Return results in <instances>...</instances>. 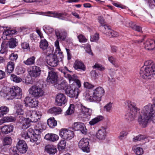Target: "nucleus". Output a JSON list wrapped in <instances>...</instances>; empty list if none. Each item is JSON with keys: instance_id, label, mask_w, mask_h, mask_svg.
I'll use <instances>...</instances> for the list:
<instances>
[{"instance_id": "f257e3e1", "label": "nucleus", "mask_w": 155, "mask_h": 155, "mask_svg": "<svg viewBox=\"0 0 155 155\" xmlns=\"http://www.w3.org/2000/svg\"><path fill=\"white\" fill-rule=\"evenodd\" d=\"M55 45L56 48L54 54H50L46 58L47 64L53 67H56L59 63V58L61 61L62 58L63 57L62 52L61 51L59 43L58 41L55 42Z\"/></svg>"}, {"instance_id": "f03ea898", "label": "nucleus", "mask_w": 155, "mask_h": 155, "mask_svg": "<svg viewBox=\"0 0 155 155\" xmlns=\"http://www.w3.org/2000/svg\"><path fill=\"white\" fill-rule=\"evenodd\" d=\"M140 76L145 79H150L155 75V63L153 64L150 61L145 62L144 65L140 69Z\"/></svg>"}, {"instance_id": "7ed1b4c3", "label": "nucleus", "mask_w": 155, "mask_h": 155, "mask_svg": "<svg viewBox=\"0 0 155 155\" xmlns=\"http://www.w3.org/2000/svg\"><path fill=\"white\" fill-rule=\"evenodd\" d=\"M104 91L102 87H99L96 88L94 91L92 96H90L89 93L86 94V96L87 99L90 101H100L101 97L104 95Z\"/></svg>"}, {"instance_id": "20e7f679", "label": "nucleus", "mask_w": 155, "mask_h": 155, "mask_svg": "<svg viewBox=\"0 0 155 155\" xmlns=\"http://www.w3.org/2000/svg\"><path fill=\"white\" fill-rule=\"evenodd\" d=\"M22 94L21 89L18 86H13L10 89L9 91L7 93L6 97L8 100L13 98H20Z\"/></svg>"}, {"instance_id": "39448f33", "label": "nucleus", "mask_w": 155, "mask_h": 155, "mask_svg": "<svg viewBox=\"0 0 155 155\" xmlns=\"http://www.w3.org/2000/svg\"><path fill=\"white\" fill-rule=\"evenodd\" d=\"M140 109L134 106L130 108L125 114V118L126 121L129 123L134 120L137 113H139Z\"/></svg>"}, {"instance_id": "423d86ee", "label": "nucleus", "mask_w": 155, "mask_h": 155, "mask_svg": "<svg viewBox=\"0 0 155 155\" xmlns=\"http://www.w3.org/2000/svg\"><path fill=\"white\" fill-rule=\"evenodd\" d=\"M155 105L153 104H149L143 108L141 112L150 117L151 120H155Z\"/></svg>"}, {"instance_id": "0eeeda50", "label": "nucleus", "mask_w": 155, "mask_h": 155, "mask_svg": "<svg viewBox=\"0 0 155 155\" xmlns=\"http://www.w3.org/2000/svg\"><path fill=\"white\" fill-rule=\"evenodd\" d=\"M29 92L33 96L36 98L41 97L44 94L42 88L36 85L31 87L29 89Z\"/></svg>"}, {"instance_id": "6e6552de", "label": "nucleus", "mask_w": 155, "mask_h": 155, "mask_svg": "<svg viewBox=\"0 0 155 155\" xmlns=\"http://www.w3.org/2000/svg\"><path fill=\"white\" fill-rule=\"evenodd\" d=\"M89 143V140L88 139L85 138H82L78 143L79 147L83 152L88 153L90 152Z\"/></svg>"}, {"instance_id": "1a4fd4ad", "label": "nucleus", "mask_w": 155, "mask_h": 155, "mask_svg": "<svg viewBox=\"0 0 155 155\" xmlns=\"http://www.w3.org/2000/svg\"><path fill=\"white\" fill-rule=\"evenodd\" d=\"M137 114H138L137 120L139 124L143 127H145L148 121L149 120H151V118L142 112L140 113V110L139 113H137Z\"/></svg>"}, {"instance_id": "9d476101", "label": "nucleus", "mask_w": 155, "mask_h": 155, "mask_svg": "<svg viewBox=\"0 0 155 155\" xmlns=\"http://www.w3.org/2000/svg\"><path fill=\"white\" fill-rule=\"evenodd\" d=\"M55 33L58 41H64L66 38L68 34L67 31L64 29H56L55 30ZM59 43V42H58Z\"/></svg>"}, {"instance_id": "9b49d317", "label": "nucleus", "mask_w": 155, "mask_h": 155, "mask_svg": "<svg viewBox=\"0 0 155 155\" xmlns=\"http://www.w3.org/2000/svg\"><path fill=\"white\" fill-rule=\"evenodd\" d=\"M28 116L29 119H30L31 122H36L39 119L42 115L40 111H29L28 112Z\"/></svg>"}, {"instance_id": "f8f14e48", "label": "nucleus", "mask_w": 155, "mask_h": 155, "mask_svg": "<svg viewBox=\"0 0 155 155\" xmlns=\"http://www.w3.org/2000/svg\"><path fill=\"white\" fill-rule=\"evenodd\" d=\"M59 135L64 139L70 140L74 136V133L73 131L67 129H61L60 131Z\"/></svg>"}, {"instance_id": "ddd939ff", "label": "nucleus", "mask_w": 155, "mask_h": 155, "mask_svg": "<svg viewBox=\"0 0 155 155\" xmlns=\"http://www.w3.org/2000/svg\"><path fill=\"white\" fill-rule=\"evenodd\" d=\"M65 91L68 96L70 97H75V98H77L80 91L79 88L76 87L73 89L70 87L67 88Z\"/></svg>"}, {"instance_id": "4468645a", "label": "nucleus", "mask_w": 155, "mask_h": 155, "mask_svg": "<svg viewBox=\"0 0 155 155\" xmlns=\"http://www.w3.org/2000/svg\"><path fill=\"white\" fill-rule=\"evenodd\" d=\"M58 78L57 73L54 71H51L48 73L47 81L49 84H52L54 85L58 80Z\"/></svg>"}, {"instance_id": "2eb2a0df", "label": "nucleus", "mask_w": 155, "mask_h": 155, "mask_svg": "<svg viewBox=\"0 0 155 155\" xmlns=\"http://www.w3.org/2000/svg\"><path fill=\"white\" fill-rule=\"evenodd\" d=\"M16 147L18 150L22 153H25L27 150V145L23 140H19L18 142Z\"/></svg>"}, {"instance_id": "dca6fc26", "label": "nucleus", "mask_w": 155, "mask_h": 155, "mask_svg": "<svg viewBox=\"0 0 155 155\" xmlns=\"http://www.w3.org/2000/svg\"><path fill=\"white\" fill-rule=\"evenodd\" d=\"M26 106L31 108L35 107L38 105V101L35 99H32L29 97H26L24 100Z\"/></svg>"}, {"instance_id": "f3484780", "label": "nucleus", "mask_w": 155, "mask_h": 155, "mask_svg": "<svg viewBox=\"0 0 155 155\" xmlns=\"http://www.w3.org/2000/svg\"><path fill=\"white\" fill-rule=\"evenodd\" d=\"M72 128L75 130H80L83 133L87 132L85 126L83 123L80 122H76L74 123L72 126Z\"/></svg>"}, {"instance_id": "a211bd4d", "label": "nucleus", "mask_w": 155, "mask_h": 155, "mask_svg": "<svg viewBox=\"0 0 155 155\" xmlns=\"http://www.w3.org/2000/svg\"><path fill=\"white\" fill-rule=\"evenodd\" d=\"M67 102L66 96L63 94H59L56 97L55 103L58 106H62Z\"/></svg>"}, {"instance_id": "6ab92c4d", "label": "nucleus", "mask_w": 155, "mask_h": 155, "mask_svg": "<svg viewBox=\"0 0 155 155\" xmlns=\"http://www.w3.org/2000/svg\"><path fill=\"white\" fill-rule=\"evenodd\" d=\"M35 14L45 15L47 16L56 17L58 18H60L63 15V14L55 12H53L48 11V12H37Z\"/></svg>"}, {"instance_id": "aec40b11", "label": "nucleus", "mask_w": 155, "mask_h": 155, "mask_svg": "<svg viewBox=\"0 0 155 155\" xmlns=\"http://www.w3.org/2000/svg\"><path fill=\"white\" fill-rule=\"evenodd\" d=\"M107 132L105 128L102 127L96 132V137L99 140H103L106 137Z\"/></svg>"}, {"instance_id": "412c9836", "label": "nucleus", "mask_w": 155, "mask_h": 155, "mask_svg": "<svg viewBox=\"0 0 155 155\" xmlns=\"http://www.w3.org/2000/svg\"><path fill=\"white\" fill-rule=\"evenodd\" d=\"M79 113L82 116L87 117L91 115L92 110L91 108H87L84 106H81L80 110Z\"/></svg>"}, {"instance_id": "4be33fe9", "label": "nucleus", "mask_w": 155, "mask_h": 155, "mask_svg": "<svg viewBox=\"0 0 155 155\" xmlns=\"http://www.w3.org/2000/svg\"><path fill=\"white\" fill-rule=\"evenodd\" d=\"M73 67L76 70L84 71L86 68L84 63L80 60H77L74 64Z\"/></svg>"}, {"instance_id": "5701e85b", "label": "nucleus", "mask_w": 155, "mask_h": 155, "mask_svg": "<svg viewBox=\"0 0 155 155\" xmlns=\"http://www.w3.org/2000/svg\"><path fill=\"white\" fill-rule=\"evenodd\" d=\"M59 90H63L67 86V82L64 80H58L53 85Z\"/></svg>"}, {"instance_id": "b1692460", "label": "nucleus", "mask_w": 155, "mask_h": 155, "mask_svg": "<svg viewBox=\"0 0 155 155\" xmlns=\"http://www.w3.org/2000/svg\"><path fill=\"white\" fill-rule=\"evenodd\" d=\"M19 122L22 124V128L23 129H26L29 126V120L27 118H25L22 116L19 117Z\"/></svg>"}, {"instance_id": "393cba45", "label": "nucleus", "mask_w": 155, "mask_h": 155, "mask_svg": "<svg viewBox=\"0 0 155 155\" xmlns=\"http://www.w3.org/2000/svg\"><path fill=\"white\" fill-rule=\"evenodd\" d=\"M145 48L147 50H153L155 47V40L150 39L144 43Z\"/></svg>"}, {"instance_id": "a878e982", "label": "nucleus", "mask_w": 155, "mask_h": 155, "mask_svg": "<svg viewBox=\"0 0 155 155\" xmlns=\"http://www.w3.org/2000/svg\"><path fill=\"white\" fill-rule=\"evenodd\" d=\"M41 73V70L39 67L34 66L32 67V70L30 72V74L31 77H37L40 75Z\"/></svg>"}, {"instance_id": "bb28decb", "label": "nucleus", "mask_w": 155, "mask_h": 155, "mask_svg": "<svg viewBox=\"0 0 155 155\" xmlns=\"http://www.w3.org/2000/svg\"><path fill=\"white\" fill-rule=\"evenodd\" d=\"M4 30L5 31L3 32L2 36L4 39H8L10 35L15 34L17 32L15 30L11 29Z\"/></svg>"}, {"instance_id": "cd10ccee", "label": "nucleus", "mask_w": 155, "mask_h": 155, "mask_svg": "<svg viewBox=\"0 0 155 155\" xmlns=\"http://www.w3.org/2000/svg\"><path fill=\"white\" fill-rule=\"evenodd\" d=\"M45 150L50 154H54L57 151L55 147L50 145H48L45 147Z\"/></svg>"}, {"instance_id": "c85d7f7f", "label": "nucleus", "mask_w": 155, "mask_h": 155, "mask_svg": "<svg viewBox=\"0 0 155 155\" xmlns=\"http://www.w3.org/2000/svg\"><path fill=\"white\" fill-rule=\"evenodd\" d=\"M48 42L45 39H41V40L39 45V47L41 49L43 50H50V48L48 47Z\"/></svg>"}, {"instance_id": "c756f323", "label": "nucleus", "mask_w": 155, "mask_h": 155, "mask_svg": "<svg viewBox=\"0 0 155 155\" xmlns=\"http://www.w3.org/2000/svg\"><path fill=\"white\" fill-rule=\"evenodd\" d=\"M2 133L7 134L12 132L13 130V126L10 125H5L1 129Z\"/></svg>"}, {"instance_id": "7c9ffc66", "label": "nucleus", "mask_w": 155, "mask_h": 155, "mask_svg": "<svg viewBox=\"0 0 155 155\" xmlns=\"http://www.w3.org/2000/svg\"><path fill=\"white\" fill-rule=\"evenodd\" d=\"M15 120V118L12 116L5 117L0 120V124H2L5 122H14Z\"/></svg>"}, {"instance_id": "2f4dec72", "label": "nucleus", "mask_w": 155, "mask_h": 155, "mask_svg": "<svg viewBox=\"0 0 155 155\" xmlns=\"http://www.w3.org/2000/svg\"><path fill=\"white\" fill-rule=\"evenodd\" d=\"M103 119L104 117L102 116H98L95 118L92 119L89 122V123L91 125H94L97 124L100 121L102 120Z\"/></svg>"}, {"instance_id": "473e14b6", "label": "nucleus", "mask_w": 155, "mask_h": 155, "mask_svg": "<svg viewBox=\"0 0 155 155\" xmlns=\"http://www.w3.org/2000/svg\"><path fill=\"white\" fill-rule=\"evenodd\" d=\"M47 124L50 128H53L56 126L57 122L54 117H51L48 120Z\"/></svg>"}, {"instance_id": "72a5a7b5", "label": "nucleus", "mask_w": 155, "mask_h": 155, "mask_svg": "<svg viewBox=\"0 0 155 155\" xmlns=\"http://www.w3.org/2000/svg\"><path fill=\"white\" fill-rule=\"evenodd\" d=\"M15 64L14 62L10 61L8 62L7 64L6 71L11 73L13 71L14 68Z\"/></svg>"}, {"instance_id": "f704fd0d", "label": "nucleus", "mask_w": 155, "mask_h": 155, "mask_svg": "<svg viewBox=\"0 0 155 155\" xmlns=\"http://www.w3.org/2000/svg\"><path fill=\"white\" fill-rule=\"evenodd\" d=\"M62 110L59 107H54L49 109L48 112L51 114H60L61 113Z\"/></svg>"}, {"instance_id": "c9c22d12", "label": "nucleus", "mask_w": 155, "mask_h": 155, "mask_svg": "<svg viewBox=\"0 0 155 155\" xmlns=\"http://www.w3.org/2000/svg\"><path fill=\"white\" fill-rule=\"evenodd\" d=\"M16 40V39L15 38L10 39L9 41L7 43L9 48H14L17 45V42Z\"/></svg>"}, {"instance_id": "e433bc0d", "label": "nucleus", "mask_w": 155, "mask_h": 155, "mask_svg": "<svg viewBox=\"0 0 155 155\" xmlns=\"http://www.w3.org/2000/svg\"><path fill=\"white\" fill-rule=\"evenodd\" d=\"M32 131V129H29L28 132L23 131L21 133V137L25 139H30V136L32 134V132L31 131Z\"/></svg>"}, {"instance_id": "4c0bfd02", "label": "nucleus", "mask_w": 155, "mask_h": 155, "mask_svg": "<svg viewBox=\"0 0 155 155\" xmlns=\"http://www.w3.org/2000/svg\"><path fill=\"white\" fill-rule=\"evenodd\" d=\"M9 111V108L6 106H2L0 107V117L6 114Z\"/></svg>"}, {"instance_id": "58836bf2", "label": "nucleus", "mask_w": 155, "mask_h": 155, "mask_svg": "<svg viewBox=\"0 0 155 155\" xmlns=\"http://www.w3.org/2000/svg\"><path fill=\"white\" fill-rule=\"evenodd\" d=\"M36 133L34 134V132L32 133V134L30 136V139H29V140L31 142H36L38 140L40 139V136L39 135V134L38 133V134H36Z\"/></svg>"}, {"instance_id": "ea45409f", "label": "nucleus", "mask_w": 155, "mask_h": 155, "mask_svg": "<svg viewBox=\"0 0 155 155\" xmlns=\"http://www.w3.org/2000/svg\"><path fill=\"white\" fill-rule=\"evenodd\" d=\"M35 58L34 56H32L28 58L26 60L24 61L23 63L25 64L30 65L34 64Z\"/></svg>"}, {"instance_id": "a19ab883", "label": "nucleus", "mask_w": 155, "mask_h": 155, "mask_svg": "<svg viewBox=\"0 0 155 155\" xmlns=\"http://www.w3.org/2000/svg\"><path fill=\"white\" fill-rule=\"evenodd\" d=\"M15 108L16 110V113L18 115H21L23 114V111L22 109V106L19 104H16L15 107Z\"/></svg>"}, {"instance_id": "79ce46f5", "label": "nucleus", "mask_w": 155, "mask_h": 155, "mask_svg": "<svg viewBox=\"0 0 155 155\" xmlns=\"http://www.w3.org/2000/svg\"><path fill=\"white\" fill-rule=\"evenodd\" d=\"M43 130L41 123L40 122H38L35 127V130L36 133L39 134L43 131Z\"/></svg>"}, {"instance_id": "37998d69", "label": "nucleus", "mask_w": 155, "mask_h": 155, "mask_svg": "<svg viewBox=\"0 0 155 155\" xmlns=\"http://www.w3.org/2000/svg\"><path fill=\"white\" fill-rule=\"evenodd\" d=\"M8 45L6 42L3 41L2 42L1 45V49L0 50V53L3 54L7 51Z\"/></svg>"}, {"instance_id": "c03bdc74", "label": "nucleus", "mask_w": 155, "mask_h": 155, "mask_svg": "<svg viewBox=\"0 0 155 155\" xmlns=\"http://www.w3.org/2000/svg\"><path fill=\"white\" fill-rule=\"evenodd\" d=\"M129 26L133 29L139 32H142V28L139 26L134 25L132 22H130L129 23Z\"/></svg>"}, {"instance_id": "a18cd8bd", "label": "nucleus", "mask_w": 155, "mask_h": 155, "mask_svg": "<svg viewBox=\"0 0 155 155\" xmlns=\"http://www.w3.org/2000/svg\"><path fill=\"white\" fill-rule=\"evenodd\" d=\"M10 79L14 82L18 83L21 82L22 79L20 77L14 74H12L10 77Z\"/></svg>"}, {"instance_id": "49530a36", "label": "nucleus", "mask_w": 155, "mask_h": 155, "mask_svg": "<svg viewBox=\"0 0 155 155\" xmlns=\"http://www.w3.org/2000/svg\"><path fill=\"white\" fill-rule=\"evenodd\" d=\"M66 146V142L64 140H61L58 144V148L60 150L65 149Z\"/></svg>"}, {"instance_id": "de8ad7c7", "label": "nucleus", "mask_w": 155, "mask_h": 155, "mask_svg": "<svg viewBox=\"0 0 155 155\" xmlns=\"http://www.w3.org/2000/svg\"><path fill=\"white\" fill-rule=\"evenodd\" d=\"M74 111V106L73 104H71L68 109L66 111L67 115H70L73 114Z\"/></svg>"}, {"instance_id": "09e8293b", "label": "nucleus", "mask_w": 155, "mask_h": 155, "mask_svg": "<svg viewBox=\"0 0 155 155\" xmlns=\"http://www.w3.org/2000/svg\"><path fill=\"white\" fill-rule=\"evenodd\" d=\"M65 77L67 78L70 82L71 81H74V82L77 78V76L76 75L74 74L72 76H71L69 74H65Z\"/></svg>"}, {"instance_id": "8fccbe9b", "label": "nucleus", "mask_w": 155, "mask_h": 155, "mask_svg": "<svg viewBox=\"0 0 155 155\" xmlns=\"http://www.w3.org/2000/svg\"><path fill=\"white\" fill-rule=\"evenodd\" d=\"M145 138L146 137L144 135H140L134 137L133 139V140L134 142L136 141H141L144 140Z\"/></svg>"}, {"instance_id": "3c124183", "label": "nucleus", "mask_w": 155, "mask_h": 155, "mask_svg": "<svg viewBox=\"0 0 155 155\" xmlns=\"http://www.w3.org/2000/svg\"><path fill=\"white\" fill-rule=\"evenodd\" d=\"M112 104L111 102L107 104L104 107V110L107 112H110L112 109Z\"/></svg>"}, {"instance_id": "603ef678", "label": "nucleus", "mask_w": 155, "mask_h": 155, "mask_svg": "<svg viewBox=\"0 0 155 155\" xmlns=\"http://www.w3.org/2000/svg\"><path fill=\"white\" fill-rule=\"evenodd\" d=\"M99 38V35L98 34H95L91 36L90 41L92 42H95L97 41Z\"/></svg>"}, {"instance_id": "864d4df0", "label": "nucleus", "mask_w": 155, "mask_h": 155, "mask_svg": "<svg viewBox=\"0 0 155 155\" xmlns=\"http://www.w3.org/2000/svg\"><path fill=\"white\" fill-rule=\"evenodd\" d=\"M12 140L10 137H6L4 139V143L5 145H9L12 143Z\"/></svg>"}, {"instance_id": "5fc2aeb1", "label": "nucleus", "mask_w": 155, "mask_h": 155, "mask_svg": "<svg viewBox=\"0 0 155 155\" xmlns=\"http://www.w3.org/2000/svg\"><path fill=\"white\" fill-rule=\"evenodd\" d=\"M84 87L86 88L87 89H90L94 87L93 85L87 82H85L84 84Z\"/></svg>"}, {"instance_id": "6e6d98bb", "label": "nucleus", "mask_w": 155, "mask_h": 155, "mask_svg": "<svg viewBox=\"0 0 155 155\" xmlns=\"http://www.w3.org/2000/svg\"><path fill=\"white\" fill-rule=\"evenodd\" d=\"M79 41L81 42H85L87 41V39L83 35H80L78 36Z\"/></svg>"}, {"instance_id": "4d7b16f0", "label": "nucleus", "mask_w": 155, "mask_h": 155, "mask_svg": "<svg viewBox=\"0 0 155 155\" xmlns=\"http://www.w3.org/2000/svg\"><path fill=\"white\" fill-rule=\"evenodd\" d=\"M18 58V55L17 54L12 53L9 56V58L12 61H15Z\"/></svg>"}, {"instance_id": "13d9d810", "label": "nucleus", "mask_w": 155, "mask_h": 155, "mask_svg": "<svg viewBox=\"0 0 155 155\" xmlns=\"http://www.w3.org/2000/svg\"><path fill=\"white\" fill-rule=\"evenodd\" d=\"M93 67L94 68H97L98 70L103 71L105 69V68L102 66L101 65L97 64H95L93 66Z\"/></svg>"}, {"instance_id": "bf43d9fd", "label": "nucleus", "mask_w": 155, "mask_h": 155, "mask_svg": "<svg viewBox=\"0 0 155 155\" xmlns=\"http://www.w3.org/2000/svg\"><path fill=\"white\" fill-rule=\"evenodd\" d=\"M135 151L136 154L137 155H140L143 153V151L142 149L140 147H137L135 149Z\"/></svg>"}, {"instance_id": "052dcab7", "label": "nucleus", "mask_w": 155, "mask_h": 155, "mask_svg": "<svg viewBox=\"0 0 155 155\" xmlns=\"http://www.w3.org/2000/svg\"><path fill=\"white\" fill-rule=\"evenodd\" d=\"M107 35L109 36L114 37H116L118 35L117 32L112 30H109Z\"/></svg>"}, {"instance_id": "680f3d73", "label": "nucleus", "mask_w": 155, "mask_h": 155, "mask_svg": "<svg viewBox=\"0 0 155 155\" xmlns=\"http://www.w3.org/2000/svg\"><path fill=\"white\" fill-rule=\"evenodd\" d=\"M59 138V137L57 135L54 134H51V141L53 142L57 140Z\"/></svg>"}, {"instance_id": "e2e57ef3", "label": "nucleus", "mask_w": 155, "mask_h": 155, "mask_svg": "<svg viewBox=\"0 0 155 155\" xmlns=\"http://www.w3.org/2000/svg\"><path fill=\"white\" fill-rule=\"evenodd\" d=\"M127 134V133L125 131L123 130L120 133V135L119 137V138L120 140H122L123 137H125Z\"/></svg>"}, {"instance_id": "0e129e2a", "label": "nucleus", "mask_w": 155, "mask_h": 155, "mask_svg": "<svg viewBox=\"0 0 155 155\" xmlns=\"http://www.w3.org/2000/svg\"><path fill=\"white\" fill-rule=\"evenodd\" d=\"M98 20L99 22L101 25H104L105 22L104 20L103 17L101 16H99L98 17Z\"/></svg>"}, {"instance_id": "69168bd1", "label": "nucleus", "mask_w": 155, "mask_h": 155, "mask_svg": "<svg viewBox=\"0 0 155 155\" xmlns=\"http://www.w3.org/2000/svg\"><path fill=\"white\" fill-rule=\"evenodd\" d=\"M22 48L23 49H27L29 48V45L27 42H24L21 43Z\"/></svg>"}, {"instance_id": "338daca9", "label": "nucleus", "mask_w": 155, "mask_h": 155, "mask_svg": "<svg viewBox=\"0 0 155 155\" xmlns=\"http://www.w3.org/2000/svg\"><path fill=\"white\" fill-rule=\"evenodd\" d=\"M108 60L111 63L113 64H114L116 61V59L112 56L109 57Z\"/></svg>"}, {"instance_id": "774afa93", "label": "nucleus", "mask_w": 155, "mask_h": 155, "mask_svg": "<svg viewBox=\"0 0 155 155\" xmlns=\"http://www.w3.org/2000/svg\"><path fill=\"white\" fill-rule=\"evenodd\" d=\"M86 51L90 54H92V53L91 50V46L89 45H87Z\"/></svg>"}]
</instances>
